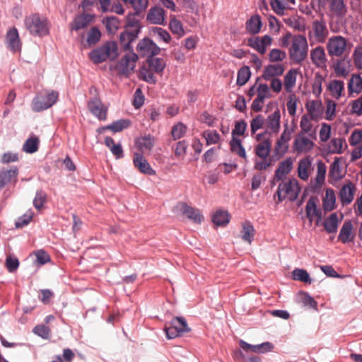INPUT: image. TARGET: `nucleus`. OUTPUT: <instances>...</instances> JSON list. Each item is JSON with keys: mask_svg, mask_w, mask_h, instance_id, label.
<instances>
[{"mask_svg": "<svg viewBox=\"0 0 362 362\" xmlns=\"http://www.w3.org/2000/svg\"><path fill=\"white\" fill-rule=\"evenodd\" d=\"M132 47H123L125 53L113 68L119 76H129L136 67L139 57L130 49Z\"/></svg>", "mask_w": 362, "mask_h": 362, "instance_id": "obj_1", "label": "nucleus"}, {"mask_svg": "<svg viewBox=\"0 0 362 362\" xmlns=\"http://www.w3.org/2000/svg\"><path fill=\"white\" fill-rule=\"evenodd\" d=\"M137 52L140 54L146 52L150 53L146 59L148 66L156 74H162L165 68L166 64L163 58L156 57L160 52V47H136Z\"/></svg>", "mask_w": 362, "mask_h": 362, "instance_id": "obj_2", "label": "nucleus"}, {"mask_svg": "<svg viewBox=\"0 0 362 362\" xmlns=\"http://www.w3.org/2000/svg\"><path fill=\"white\" fill-rule=\"evenodd\" d=\"M300 187L296 179H289L285 182H282L279 185L276 194L278 195L279 202H282L286 199L293 202L297 199Z\"/></svg>", "mask_w": 362, "mask_h": 362, "instance_id": "obj_3", "label": "nucleus"}, {"mask_svg": "<svg viewBox=\"0 0 362 362\" xmlns=\"http://www.w3.org/2000/svg\"><path fill=\"white\" fill-rule=\"evenodd\" d=\"M59 93L53 90H45L44 95H37L32 101L34 112H41L53 106L57 101Z\"/></svg>", "mask_w": 362, "mask_h": 362, "instance_id": "obj_4", "label": "nucleus"}, {"mask_svg": "<svg viewBox=\"0 0 362 362\" xmlns=\"http://www.w3.org/2000/svg\"><path fill=\"white\" fill-rule=\"evenodd\" d=\"M141 25L138 20L132 16H129L127 25L124 30L119 35L121 45H130L137 37L140 32Z\"/></svg>", "mask_w": 362, "mask_h": 362, "instance_id": "obj_5", "label": "nucleus"}, {"mask_svg": "<svg viewBox=\"0 0 362 362\" xmlns=\"http://www.w3.org/2000/svg\"><path fill=\"white\" fill-rule=\"evenodd\" d=\"M118 54V47H95L88 56L94 64H100L107 59L113 60Z\"/></svg>", "mask_w": 362, "mask_h": 362, "instance_id": "obj_6", "label": "nucleus"}, {"mask_svg": "<svg viewBox=\"0 0 362 362\" xmlns=\"http://www.w3.org/2000/svg\"><path fill=\"white\" fill-rule=\"evenodd\" d=\"M25 23L27 29L33 35L38 36L45 35L48 33L47 21L38 14H33L25 18Z\"/></svg>", "mask_w": 362, "mask_h": 362, "instance_id": "obj_7", "label": "nucleus"}, {"mask_svg": "<svg viewBox=\"0 0 362 362\" xmlns=\"http://www.w3.org/2000/svg\"><path fill=\"white\" fill-rule=\"evenodd\" d=\"M164 331L169 339L181 336L183 333L190 331L186 320L183 317H175L172 319L169 326H165Z\"/></svg>", "mask_w": 362, "mask_h": 362, "instance_id": "obj_8", "label": "nucleus"}, {"mask_svg": "<svg viewBox=\"0 0 362 362\" xmlns=\"http://www.w3.org/2000/svg\"><path fill=\"white\" fill-rule=\"evenodd\" d=\"M320 5L328 6L329 11L334 16L342 18L347 13V7L344 0H319Z\"/></svg>", "mask_w": 362, "mask_h": 362, "instance_id": "obj_9", "label": "nucleus"}, {"mask_svg": "<svg viewBox=\"0 0 362 362\" xmlns=\"http://www.w3.org/2000/svg\"><path fill=\"white\" fill-rule=\"evenodd\" d=\"M312 33L311 37L315 38V42L324 43L328 35L325 22L322 20L314 21L312 24Z\"/></svg>", "mask_w": 362, "mask_h": 362, "instance_id": "obj_10", "label": "nucleus"}, {"mask_svg": "<svg viewBox=\"0 0 362 362\" xmlns=\"http://www.w3.org/2000/svg\"><path fill=\"white\" fill-rule=\"evenodd\" d=\"M19 173L18 168L13 166L10 169H3L0 170V191L8 184L17 182V177Z\"/></svg>", "mask_w": 362, "mask_h": 362, "instance_id": "obj_11", "label": "nucleus"}, {"mask_svg": "<svg viewBox=\"0 0 362 362\" xmlns=\"http://www.w3.org/2000/svg\"><path fill=\"white\" fill-rule=\"evenodd\" d=\"M133 163L134 167L140 173L148 175H155L156 171L151 167L147 160L141 153H134L133 156Z\"/></svg>", "mask_w": 362, "mask_h": 362, "instance_id": "obj_12", "label": "nucleus"}, {"mask_svg": "<svg viewBox=\"0 0 362 362\" xmlns=\"http://www.w3.org/2000/svg\"><path fill=\"white\" fill-rule=\"evenodd\" d=\"M314 146V143L306 137L303 132L298 133L294 139L293 148L298 153H307L310 151Z\"/></svg>", "mask_w": 362, "mask_h": 362, "instance_id": "obj_13", "label": "nucleus"}, {"mask_svg": "<svg viewBox=\"0 0 362 362\" xmlns=\"http://www.w3.org/2000/svg\"><path fill=\"white\" fill-rule=\"evenodd\" d=\"M356 192L355 185L351 182L348 181L341 188L339 194L340 201L343 206L348 205L352 202Z\"/></svg>", "mask_w": 362, "mask_h": 362, "instance_id": "obj_14", "label": "nucleus"}, {"mask_svg": "<svg viewBox=\"0 0 362 362\" xmlns=\"http://www.w3.org/2000/svg\"><path fill=\"white\" fill-rule=\"evenodd\" d=\"M240 346L245 351H251L254 353L264 354L270 351L274 348V345L269 342H263L260 344L252 345L243 340H240Z\"/></svg>", "mask_w": 362, "mask_h": 362, "instance_id": "obj_15", "label": "nucleus"}, {"mask_svg": "<svg viewBox=\"0 0 362 362\" xmlns=\"http://www.w3.org/2000/svg\"><path fill=\"white\" fill-rule=\"evenodd\" d=\"M90 112L100 120H105L107 118V109L104 107L101 101L94 98L88 103Z\"/></svg>", "mask_w": 362, "mask_h": 362, "instance_id": "obj_16", "label": "nucleus"}, {"mask_svg": "<svg viewBox=\"0 0 362 362\" xmlns=\"http://www.w3.org/2000/svg\"><path fill=\"white\" fill-rule=\"evenodd\" d=\"M146 19L153 24H165V11L160 7L151 8L147 14Z\"/></svg>", "mask_w": 362, "mask_h": 362, "instance_id": "obj_17", "label": "nucleus"}, {"mask_svg": "<svg viewBox=\"0 0 362 362\" xmlns=\"http://www.w3.org/2000/svg\"><path fill=\"white\" fill-rule=\"evenodd\" d=\"M281 112L276 108L274 112L270 114L264 120V124L268 129L273 133H278L280 129Z\"/></svg>", "mask_w": 362, "mask_h": 362, "instance_id": "obj_18", "label": "nucleus"}, {"mask_svg": "<svg viewBox=\"0 0 362 362\" xmlns=\"http://www.w3.org/2000/svg\"><path fill=\"white\" fill-rule=\"evenodd\" d=\"M354 239L353 225L350 221H345L340 229L338 240L344 244L351 243Z\"/></svg>", "mask_w": 362, "mask_h": 362, "instance_id": "obj_19", "label": "nucleus"}, {"mask_svg": "<svg viewBox=\"0 0 362 362\" xmlns=\"http://www.w3.org/2000/svg\"><path fill=\"white\" fill-rule=\"evenodd\" d=\"M155 144V138L151 134H146L139 137L136 141L137 148L141 151V153L149 152L152 150Z\"/></svg>", "mask_w": 362, "mask_h": 362, "instance_id": "obj_20", "label": "nucleus"}, {"mask_svg": "<svg viewBox=\"0 0 362 362\" xmlns=\"http://www.w3.org/2000/svg\"><path fill=\"white\" fill-rule=\"evenodd\" d=\"M292 167L293 160L291 158H287L286 160L280 162L275 171V178L277 180H281L284 177L291 171Z\"/></svg>", "mask_w": 362, "mask_h": 362, "instance_id": "obj_21", "label": "nucleus"}, {"mask_svg": "<svg viewBox=\"0 0 362 362\" xmlns=\"http://www.w3.org/2000/svg\"><path fill=\"white\" fill-rule=\"evenodd\" d=\"M284 68L283 65L277 64H269L265 66L262 77L264 80L269 81L276 76H279L283 74Z\"/></svg>", "mask_w": 362, "mask_h": 362, "instance_id": "obj_22", "label": "nucleus"}, {"mask_svg": "<svg viewBox=\"0 0 362 362\" xmlns=\"http://www.w3.org/2000/svg\"><path fill=\"white\" fill-rule=\"evenodd\" d=\"M181 210L184 215L194 223H200L204 219V217L199 209L189 206L185 203L182 204Z\"/></svg>", "mask_w": 362, "mask_h": 362, "instance_id": "obj_23", "label": "nucleus"}, {"mask_svg": "<svg viewBox=\"0 0 362 362\" xmlns=\"http://www.w3.org/2000/svg\"><path fill=\"white\" fill-rule=\"evenodd\" d=\"M329 176L335 181H339L344 176L340 164V158L335 157L329 166Z\"/></svg>", "mask_w": 362, "mask_h": 362, "instance_id": "obj_24", "label": "nucleus"}, {"mask_svg": "<svg viewBox=\"0 0 362 362\" xmlns=\"http://www.w3.org/2000/svg\"><path fill=\"white\" fill-rule=\"evenodd\" d=\"M308 47H291L290 55L291 59L297 64L303 61L308 55Z\"/></svg>", "mask_w": 362, "mask_h": 362, "instance_id": "obj_25", "label": "nucleus"}, {"mask_svg": "<svg viewBox=\"0 0 362 362\" xmlns=\"http://www.w3.org/2000/svg\"><path fill=\"white\" fill-rule=\"evenodd\" d=\"M130 121L129 119H119L113 122L112 124L107 125L104 127L100 128L98 132L101 133L103 130H111L113 132H119L123 129L128 128L130 125Z\"/></svg>", "mask_w": 362, "mask_h": 362, "instance_id": "obj_26", "label": "nucleus"}, {"mask_svg": "<svg viewBox=\"0 0 362 362\" xmlns=\"http://www.w3.org/2000/svg\"><path fill=\"white\" fill-rule=\"evenodd\" d=\"M93 16L90 14H82L75 17L71 24V30H78L86 27L92 21Z\"/></svg>", "mask_w": 362, "mask_h": 362, "instance_id": "obj_27", "label": "nucleus"}, {"mask_svg": "<svg viewBox=\"0 0 362 362\" xmlns=\"http://www.w3.org/2000/svg\"><path fill=\"white\" fill-rule=\"evenodd\" d=\"M311 120L314 119H311V117L308 116V115H303L300 119V127L301 132L303 134L306 133L310 138L315 139V132L313 129V126Z\"/></svg>", "mask_w": 362, "mask_h": 362, "instance_id": "obj_28", "label": "nucleus"}, {"mask_svg": "<svg viewBox=\"0 0 362 362\" xmlns=\"http://www.w3.org/2000/svg\"><path fill=\"white\" fill-rule=\"evenodd\" d=\"M241 238L250 244L255 234L254 226L250 221H245L242 224V230L240 231Z\"/></svg>", "mask_w": 362, "mask_h": 362, "instance_id": "obj_29", "label": "nucleus"}, {"mask_svg": "<svg viewBox=\"0 0 362 362\" xmlns=\"http://www.w3.org/2000/svg\"><path fill=\"white\" fill-rule=\"evenodd\" d=\"M311 166V162L308 158L299 160L298 166V175L303 180H307L309 177L308 170Z\"/></svg>", "mask_w": 362, "mask_h": 362, "instance_id": "obj_30", "label": "nucleus"}, {"mask_svg": "<svg viewBox=\"0 0 362 362\" xmlns=\"http://www.w3.org/2000/svg\"><path fill=\"white\" fill-rule=\"evenodd\" d=\"M271 146L272 143L269 139L264 140L256 146V155L261 158H267L271 151Z\"/></svg>", "mask_w": 362, "mask_h": 362, "instance_id": "obj_31", "label": "nucleus"}, {"mask_svg": "<svg viewBox=\"0 0 362 362\" xmlns=\"http://www.w3.org/2000/svg\"><path fill=\"white\" fill-rule=\"evenodd\" d=\"M229 221L230 215L226 211L218 210L212 216V221L217 226H224Z\"/></svg>", "mask_w": 362, "mask_h": 362, "instance_id": "obj_32", "label": "nucleus"}, {"mask_svg": "<svg viewBox=\"0 0 362 362\" xmlns=\"http://www.w3.org/2000/svg\"><path fill=\"white\" fill-rule=\"evenodd\" d=\"M350 93H359L362 90V78L358 74H353L348 83Z\"/></svg>", "mask_w": 362, "mask_h": 362, "instance_id": "obj_33", "label": "nucleus"}, {"mask_svg": "<svg viewBox=\"0 0 362 362\" xmlns=\"http://www.w3.org/2000/svg\"><path fill=\"white\" fill-rule=\"evenodd\" d=\"M297 71L296 69H290L284 76V88L286 92L291 93L293 88L296 85Z\"/></svg>", "mask_w": 362, "mask_h": 362, "instance_id": "obj_34", "label": "nucleus"}, {"mask_svg": "<svg viewBox=\"0 0 362 362\" xmlns=\"http://www.w3.org/2000/svg\"><path fill=\"white\" fill-rule=\"evenodd\" d=\"M338 223V216L336 213H333L325 221L323 226L328 233H335L337 231Z\"/></svg>", "mask_w": 362, "mask_h": 362, "instance_id": "obj_35", "label": "nucleus"}, {"mask_svg": "<svg viewBox=\"0 0 362 362\" xmlns=\"http://www.w3.org/2000/svg\"><path fill=\"white\" fill-rule=\"evenodd\" d=\"M336 196L334 191L331 189H327L325 197L323 199V207L325 211H332L334 209Z\"/></svg>", "mask_w": 362, "mask_h": 362, "instance_id": "obj_36", "label": "nucleus"}, {"mask_svg": "<svg viewBox=\"0 0 362 362\" xmlns=\"http://www.w3.org/2000/svg\"><path fill=\"white\" fill-rule=\"evenodd\" d=\"M262 26L260 16L258 15L252 16L246 22V29L252 34H256L259 32Z\"/></svg>", "mask_w": 362, "mask_h": 362, "instance_id": "obj_37", "label": "nucleus"}, {"mask_svg": "<svg viewBox=\"0 0 362 362\" xmlns=\"http://www.w3.org/2000/svg\"><path fill=\"white\" fill-rule=\"evenodd\" d=\"M230 148L232 152L244 159H247L245 149L242 145L240 139L235 137L232 138L230 141Z\"/></svg>", "mask_w": 362, "mask_h": 362, "instance_id": "obj_38", "label": "nucleus"}, {"mask_svg": "<svg viewBox=\"0 0 362 362\" xmlns=\"http://www.w3.org/2000/svg\"><path fill=\"white\" fill-rule=\"evenodd\" d=\"M321 103L317 100H312L306 105V109L311 119L317 120L320 116Z\"/></svg>", "mask_w": 362, "mask_h": 362, "instance_id": "obj_39", "label": "nucleus"}, {"mask_svg": "<svg viewBox=\"0 0 362 362\" xmlns=\"http://www.w3.org/2000/svg\"><path fill=\"white\" fill-rule=\"evenodd\" d=\"M40 140L35 136H31L25 142L23 150L28 153H33L38 150Z\"/></svg>", "mask_w": 362, "mask_h": 362, "instance_id": "obj_40", "label": "nucleus"}, {"mask_svg": "<svg viewBox=\"0 0 362 362\" xmlns=\"http://www.w3.org/2000/svg\"><path fill=\"white\" fill-rule=\"evenodd\" d=\"M313 62L317 66H322L325 63V54L322 47H316L311 52Z\"/></svg>", "mask_w": 362, "mask_h": 362, "instance_id": "obj_41", "label": "nucleus"}, {"mask_svg": "<svg viewBox=\"0 0 362 362\" xmlns=\"http://www.w3.org/2000/svg\"><path fill=\"white\" fill-rule=\"evenodd\" d=\"M344 83L342 81L333 80L329 83V89L332 97L339 99L344 88Z\"/></svg>", "mask_w": 362, "mask_h": 362, "instance_id": "obj_42", "label": "nucleus"}, {"mask_svg": "<svg viewBox=\"0 0 362 362\" xmlns=\"http://www.w3.org/2000/svg\"><path fill=\"white\" fill-rule=\"evenodd\" d=\"M251 76L250 68L247 66L241 67L238 71L237 85L242 86L245 85Z\"/></svg>", "mask_w": 362, "mask_h": 362, "instance_id": "obj_43", "label": "nucleus"}, {"mask_svg": "<svg viewBox=\"0 0 362 362\" xmlns=\"http://www.w3.org/2000/svg\"><path fill=\"white\" fill-rule=\"evenodd\" d=\"M125 3H129L134 8L135 13L139 15L144 11L148 5V0H122Z\"/></svg>", "mask_w": 362, "mask_h": 362, "instance_id": "obj_44", "label": "nucleus"}, {"mask_svg": "<svg viewBox=\"0 0 362 362\" xmlns=\"http://www.w3.org/2000/svg\"><path fill=\"white\" fill-rule=\"evenodd\" d=\"M292 277L293 280L304 283L311 284L313 281L307 271L302 269H295L292 272Z\"/></svg>", "mask_w": 362, "mask_h": 362, "instance_id": "obj_45", "label": "nucleus"}, {"mask_svg": "<svg viewBox=\"0 0 362 362\" xmlns=\"http://www.w3.org/2000/svg\"><path fill=\"white\" fill-rule=\"evenodd\" d=\"M187 126L182 122H178L173 125L171 130V134L174 140H177L185 136L187 132Z\"/></svg>", "mask_w": 362, "mask_h": 362, "instance_id": "obj_46", "label": "nucleus"}, {"mask_svg": "<svg viewBox=\"0 0 362 362\" xmlns=\"http://www.w3.org/2000/svg\"><path fill=\"white\" fill-rule=\"evenodd\" d=\"M155 73L151 69H150L148 66V68H146V66H142L141 69H140V76H141V78L149 83H156V81H157V79L156 78V76H154V74Z\"/></svg>", "mask_w": 362, "mask_h": 362, "instance_id": "obj_47", "label": "nucleus"}, {"mask_svg": "<svg viewBox=\"0 0 362 362\" xmlns=\"http://www.w3.org/2000/svg\"><path fill=\"white\" fill-rule=\"evenodd\" d=\"M317 172L315 177V185L317 186H321L325 182L326 174V165L322 160H319L317 162Z\"/></svg>", "mask_w": 362, "mask_h": 362, "instance_id": "obj_48", "label": "nucleus"}, {"mask_svg": "<svg viewBox=\"0 0 362 362\" xmlns=\"http://www.w3.org/2000/svg\"><path fill=\"white\" fill-rule=\"evenodd\" d=\"M272 42V38L269 35H264L261 38L253 35L248 38L247 45H270Z\"/></svg>", "mask_w": 362, "mask_h": 362, "instance_id": "obj_49", "label": "nucleus"}, {"mask_svg": "<svg viewBox=\"0 0 362 362\" xmlns=\"http://www.w3.org/2000/svg\"><path fill=\"white\" fill-rule=\"evenodd\" d=\"M207 145L216 144L219 142L221 136L216 130H206L203 132Z\"/></svg>", "mask_w": 362, "mask_h": 362, "instance_id": "obj_50", "label": "nucleus"}, {"mask_svg": "<svg viewBox=\"0 0 362 362\" xmlns=\"http://www.w3.org/2000/svg\"><path fill=\"white\" fill-rule=\"evenodd\" d=\"M33 332L44 339H48L51 337V329L45 325H36L33 329Z\"/></svg>", "mask_w": 362, "mask_h": 362, "instance_id": "obj_51", "label": "nucleus"}, {"mask_svg": "<svg viewBox=\"0 0 362 362\" xmlns=\"http://www.w3.org/2000/svg\"><path fill=\"white\" fill-rule=\"evenodd\" d=\"M101 33L96 27H92L87 33V42L89 45H95L99 42Z\"/></svg>", "mask_w": 362, "mask_h": 362, "instance_id": "obj_52", "label": "nucleus"}, {"mask_svg": "<svg viewBox=\"0 0 362 362\" xmlns=\"http://www.w3.org/2000/svg\"><path fill=\"white\" fill-rule=\"evenodd\" d=\"M47 195L42 190H37L33 199V206L37 210H40L45 204Z\"/></svg>", "mask_w": 362, "mask_h": 362, "instance_id": "obj_53", "label": "nucleus"}, {"mask_svg": "<svg viewBox=\"0 0 362 362\" xmlns=\"http://www.w3.org/2000/svg\"><path fill=\"white\" fill-rule=\"evenodd\" d=\"M34 213L29 210L25 214H24L23 216L19 217L18 220L15 223V226L16 228H23L25 226L28 225V223L31 221L33 217Z\"/></svg>", "mask_w": 362, "mask_h": 362, "instance_id": "obj_54", "label": "nucleus"}, {"mask_svg": "<svg viewBox=\"0 0 362 362\" xmlns=\"http://www.w3.org/2000/svg\"><path fill=\"white\" fill-rule=\"evenodd\" d=\"M288 142L286 141L281 140V139H278L275 148H274V153L276 156H278L279 157L283 156L288 151Z\"/></svg>", "mask_w": 362, "mask_h": 362, "instance_id": "obj_55", "label": "nucleus"}, {"mask_svg": "<svg viewBox=\"0 0 362 362\" xmlns=\"http://www.w3.org/2000/svg\"><path fill=\"white\" fill-rule=\"evenodd\" d=\"M351 107L350 112L352 115H356L358 117L362 115V96L357 99L352 100L349 103Z\"/></svg>", "mask_w": 362, "mask_h": 362, "instance_id": "obj_56", "label": "nucleus"}, {"mask_svg": "<svg viewBox=\"0 0 362 362\" xmlns=\"http://www.w3.org/2000/svg\"><path fill=\"white\" fill-rule=\"evenodd\" d=\"M103 23L105 24L107 30L110 33H114L119 27V21L115 17H107Z\"/></svg>", "mask_w": 362, "mask_h": 362, "instance_id": "obj_57", "label": "nucleus"}, {"mask_svg": "<svg viewBox=\"0 0 362 362\" xmlns=\"http://www.w3.org/2000/svg\"><path fill=\"white\" fill-rule=\"evenodd\" d=\"M169 27L174 33L182 35L184 33L182 23L175 16H170Z\"/></svg>", "mask_w": 362, "mask_h": 362, "instance_id": "obj_58", "label": "nucleus"}, {"mask_svg": "<svg viewBox=\"0 0 362 362\" xmlns=\"http://www.w3.org/2000/svg\"><path fill=\"white\" fill-rule=\"evenodd\" d=\"M343 140L341 138H334L329 144V148L332 153H342Z\"/></svg>", "mask_w": 362, "mask_h": 362, "instance_id": "obj_59", "label": "nucleus"}, {"mask_svg": "<svg viewBox=\"0 0 362 362\" xmlns=\"http://www.w3.org/2000/svg\"><path fill=\"white\" fill-rule=\"evenodd\" d=\"M6 42L10 45H18L20 42L18 32L16 28L10 29L6 34Z\"/></svg>", "mask_w": 362, "mask_h": 362, "instance_id": "obj_60", "label": "nucleus"}, {"mask_svg": "<svg viewBox=\"0 0 362 362\" xmlns=\"http://www.w3.org/2000/svg\"><path fill=\"white\" fill-rule=\"evenodd\" d=\"M317 205L313 198L308 199L305 206L306 216L309 218L310 221L312 222L314 213L317 212Z\"/></svg>", "mask_w": 362, "mask_h": 362, "instance_id": "obj_61", "label": "nucleus"}, {"mask_svg": "<svg viewBox=\"0 0 362 362\" xmlns=\"http://www.w3.org/2000/svg\"><path fill=\"white\" fill-rule=\"evenodd\" d=\"M264 124V119L261 115H257L250 122V128L252 134H255L256 132L261 129Z\"/></svg>", "mask_w": 362, "mask_h": 362, "instance_id": "obj_62", "label": "nucleus"}, {"mask_svg": "<svg viewBox=\"0 0 362 362\" xmlns=\"http://www.w3.org/2000/svg\"><path fill=\"white\" fill-rule=\"evenodd\" d=\"M326 105V119L333 120L336 115L337 104L331 100H327Z\"/></svg>", "mask_w": 362, "mask_h": 362, "instance_id": "obj_63", "label": "nucleus"}, {"mask_svg": "<svg viewBox=\"0 0 362 362\" xmlns=\"http://www.w3.org/2000/svg\"><path fill=\"white\" fill-rule=\"evenodd\" d=\"M297 101V98L293 94L290 95L288 98L286 106L291 116H294L296 113Z\"/></svg>", "mask_w": 362, "mask_h": 362, "instance_id": "obj_64", "label": "nucleus"}]
</instances>
